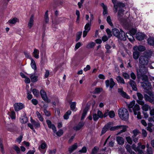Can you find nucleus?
I'll list each match as a JSON object with an SVG mask.
<instances>
[{"label": "nucleus", "mask_w": 154, "mask_h": 154, "mask_svg": "<svg viewBox=\"0 0 154 154\" xmlns=\"http://www.w3.org/2000/svg\"><path fill=\"white\" fill-rule=\"evenodd\" d=\"M127 127V126L125 125H118L111 127L110 128V130L111 131H114L119 129L122 128V129L116 134V135H118L123 132H125L126 131V128Z\"/></svg>", "instance_id": "4"}, {"label": "nucleus", "mask_w": 154, "mask_h": 154, "mask_svg": "<svg viewBox=\"0 0 154 154\" xmlns=\"http://www.w3.org/2000/svg\"><path fill=\"white\" fill-rule=\"evenodd\" d=\"M109 115L110 118H113L115 117V113L113 111H109Z\"/></svg>", "instance_id": "47"}, {"label": "nucleus", "mask_w": 154, "mask_h": 154, "mask_svg": "<svg viewBox=\"0 0 154 154\" xmlns=\"http://www.w3.org/2000/svg\"><path fill=\"white\" fill-rule=\"evenodd\" d=\"M117 38L120 40H123V41H125L126 39V38L125 32L121 29Z\"/></svg>", "instance_id": "13"}, {"label": "nucleus", "mask_w": 154, "mask_h": 154, "mask_svg": "<svg viewBox=\"0 0 154 154\" xmlns=\"http://www.w3.org/2000/svg\"><path fill=\"white\" fill-rule=\"evenodd\" d=\"M102 91V89L100 88H96L94 91V94H98Z\"/></svg>", "instance_id": "49"}, {"label": "nucleus", "mask_w": 154, "mask_h": 154, "mask_svg": "<svg viewBox=\"0 0 154 154\" xmlns=\"http://www.w3.org/2000/svg\"><path fill=\"white\" fill-rule=\"evenodd\" d=\"M134 51H137L140 52H143L146 50L145 47L142 45H139L138 46H135L133 48Z\"/></svg>", "instance_id": "12"}, {"label": "nucleus", "mask_w": 154, "mask_h": 154, "mask_svg": "<svg viewBox=\"0 0 154 154\" xmlns=\"http://www.w3.org/2000/svg\"><path fill=\"white\" fill-rule=\"evenodd\" d=\"M147 153L148 154H152L153 152L152 148V147L147 148L146 150Z\"/></svg>", "instance_id": "58"}, {"label": "nucleus", "mask_w": 154, "mask_h": 154, "mask_svg": "<svg viewBox=\"0 0 154 154\" xmlns=\"http://www.w3.org/2000/svg\"><path fill=\"white\" fill-rule=\"evenodd\" d=\"M77 143H75L72 146L69 147V153H72L73 151L76 149L77 148Z\"/></svg>", "instance_id": "20"}, {"label": "nucleus", "mask_w": 154, "mask_h": 154, "mask_svg": "<svg viewBox=\"0 0 154 154\" xmlns=\"http://www.w3.org/2000/svg\"><path fill=\"white\" fill-rule=\"evenodd\" d=\"M144 99L146 101H148L152 103V97L149 96L146 94H144Z\"/></svg>", "instance_id": "26"}, {"label": "nucleus", "mask_w": 154, "mask_h": 154, "mask_svg": "<svg viewBox=\"0 0 154 154\" xmlns=\"http://www.w3.org/2000/svg\"><path fill=\"white\" fill-rule=\"evenodd\" d=\"M20 122L22 123H26L28 120V118L26 116L25 114H24L23 116L20 118Z\"/></svg>", "instance_id": "24"}, {"label": "nucleus", "mask_w": 154, "mask_h": 154, "mask_svg": "<svg viewBox=\"0 0 154 154\" xmlns=\"http://www.w3.org/2000/svg\"><path fill=\"white\" fill-rule=\"evenodd\" d=\"M140 52L137 51H134L133 52V57L135 60H137L140 56Z\"/></svg>", "instance_id": "23"}, {"label": "nucleus", "mask_w": 154, "mask_h": 154, "mask_svg": "<svg viewBox=\"0 0 154 154\" xmlns=\"http://www.w3.org/2000/svg\"><path fill=\"white\" fill-rule=\"evenodd\" d=\"M71 113V112L70 110H68L64 115L63 118L65 119H67L69 118V116L70 115Z\"/></svg>", "instance_id": "35"}, {"label": "nucleus", "mask_w": 154, "mask_h": 154, "mask_svg": "<svg viewBox=\"0 0 154 154\" xmlns=\"http://www.w3.org/2000/svg\"><path fill=\"white\" fill-rule=\"evenodd\" d=\"M32 92L33 94L36 97H38L39 95V91L35 89H34L32 90Z\"/></svg>", "instance_id": "43"}, {"label": "nucleus", "mask_w": 154, "mask_h": 154, "mask_svg": "<svg viewBox=\"0 0 154 154\" xmlns=\"http://www.w3.org/2000/svg\"><path fill=\"white\" fill-rule=\"evenodd\" d=\"M97 114L98 115V116L100 118H103V114L101 111L98 110L97 112Z\"/></svg>", "instance_id": "60"}, {"label": "nucleus", "mask_w": 154, "mask_h": 154, "mask_svg": "<svg viewBox=\"0 0 154 154\" xmlns=\"http://www.w3.org/2000/svg\"><path fill=\"white\" fill-rule=\"evenodd\" d=\"M14 149L16 152L17 154L20 153V149L19 147L16 145H14L13 146Z\"/></svg>", "instance_id": "48"}, {"label": "nucleus", "mask_w": 154, "mask_h": 154, "mask_svg": "<svg viewBox=\"0 0 154 154\" xmlns=\"http://www.w3.org/2000/svg\"><path fill=\"white\" fill-rule=\"evenodd\" d=\"M7 129L10 131H13L16 129V126L13 123L9 124L6 126Z\"/></svg>", "instance_id": "18"}, {"label": "nucleus", "mask_w": 154, "mask_h": 154, "mask_svg": "<svg viewBox=\"0 0 154 154\" xmlns=\"http://www.w3.org/2000/svg\"><path fill=\"white\" fill-rule=\"evenodd\" d=\"M112 32L113 35L117 37H118L120 32V31L116 28L112 29Z\"/></svg>", "instance_id": "22"}, {"label": "nucleus", "mask_w": 154, "mask_h": 154, "mask_svg": "<svg viewBox=\"0 0 154 154\" xmlns=\"http://www.w3.org/2000/svg\"><path fill=\"white\" fill-rule=\"evenodd\" d=\"M135 101L134 100H133L131 101L128 105V108H129V110L131 109H132L133 108V106H134L135 105Z\"/></svg>", "instance_id": "42"}, {"label": "nucleus", "mask_w": 154, "mask_h": 154, "mask_svg": "<svg viewBox=\"0 0 154 154\" xmlns=\"http://www.w3.org/2000/svg\"><path fill=\"white\" fill-rule=\"evenodd\" d=\"M142 106V109L143 111H146L148 110L149 109H150V106L147 104H145L144 102V104L143 105H140Z\"/></svg>", "instance_id": "29"}, {"label": "nucleus", "mask_w": 154, "mask_h": 154, "mask_svg": "<svg viewBox=\"0 0 154 154\" xmlns=\"http://www.w3.org/2000/svg\"><path fill=\"white\" fill-rule=\"evenodd\" d=\"M31 65L32 68L35 70V72L37 68L36 65L35 61L32 59H31Z\"/></svg>", "instance_id": "32"}, {"label": "nucleus", "mask_w": 154, "mask_h": 154, "mask_svg": "<svg viewBox=\"0 0 154 154\" xmlns=\"http://www.w3.org/2000/svg\"><path fill=\"white\" fill-rule=\"evenodd\" d=\"M151 56V53L150 52H145L143 55L141 56L139 58V63L141 66L147 65L149 62V58Z\"/></svg>", "instance_id": "2"}, {"label": "nucleus", "mask_w": 154, "mask_h": 154, "mask_svg": "<svg viewBox=\"0 0 154 154\" xmlns=\"http://www.w3.org/2000/svg\"><path fill=\"white\" fill-rule=\"evenodd\" d=\"M82 32H77L76 34V38L75 40V41L76 42H78L79 39L80 38L82 35Z\"/></svg>", "instance_id": "41"}, {"label": "nucleus", "mask_w": 154, "mask_h": 154, "mask_svg": "<svg viewBox=\"0 0 154 154\" xmlns=\"http://www.w3.org/2000/svg\"><path fill=\"white\" fill-rule=\"evenodd\" d=\"M105 83L107 88L109 86L110 90H111L116 84V83L114 82L112 78H111L110 80H106L105 81Z\"/></svg>", "instance_id": "6"}, {"label": "nucleus", "mask_w": 154, "mask_h": 154, "mask_svg": "<svg viewBox=\"0 0 154 154\" xmlns=\"http://www.w3.org/2000/svg\"><path fill=\"white\" fill-rule=\"evenodd\" d=\"M14 108L15 111H17L23 108V105L21 103H17L14 104Z\"/></svg>", "instance_id": "11"}, {"label": "nucleus", "mask_w": 154, "mask_h": 154, "mask_svg": "<svg viewBox=\"0 0 154 154\" xmlns=\"http://www.w3.org/2000/svg\"><path fill=\"white\" fill-rule=\"evenodd\" d=\"M106 20L107 23L111 26H113V24L111 20V19L110 17L109 16L107 17L106 19Z\"/></svg>", "instance_id": "45"}, {"label": "nucleus", "mask_w": 154, "mask_h": 154, "mask_svg": "<svg viewBox=\"0 0 154 154\" xmlns=\"http://www.w3.org/2000/svg\"><path fill=\"white\" fill-rule=\"evenodd\" d=\"M130 76L131 78L133 80H135L136 79V76L135 74L133 72H132L130 74Z\"/></svg>", "instance_id": "64"}, {"label": "nucleus", "mask_w": 154, "mask_h": 154, "mask_svg": "<svg viewBox=\"0 0 154 154\" xmlns=\"http://www.w3.org/2000/svg\"><path fill=\"white\" fill-rule=\"evenodd\" d=\"M0 148H1V151L2 153H5V151L4 149L3 146L2 144V140L0 139Z\"/></svg>", "instance_id": "46"}, {"label": "nucleus", "mask_w": 154, "mask_h": 154, "mask_svg": "<svg viewBox=\"0 0 154 154\" xmlns=\"http://www.w3.org/2000/svg\"><path fill=\"white\" fill-rule=\"evenodd\" d=\"M93 120L95 121H97L100 118L98 116V115L96 113H93Z\"/></svg>", "instance_id": "52"}, {"label": "nucleus", "mask_w": 154, "mask_h": 154, "mask_svg": "<svg viewBox=\"0 0 154 154\" xmlns=\"http://www.w3.org/2000/svg\"><path fill=\"white\" fill-rule=\"evenodd\" d=\"M145 36V35L144 33L138 32L136 34V38L138 40L142 41L144 39Z\"/></svg>", "instance_id": "15"}, {"label": "nucleus", "mask_w": 154, "mask_h": 154, "mask_svg": "<svg viewBox=\"0 0 154 154\" xmlns=\"http://www.w3.org/2000/svg\"><path fill=\"white\" fill-rule=\"evenodd\" d=\"M30 121L33 125L36 128H38L40 127V124L38 121L36 122L33 120L32 118H31Z\"/></svg>", "instance_id": "27"}, {"label": "nucleus", "mask_w": 154, "mask_h": 154, "mask_svg": "<svg viewBox=\"0 0 154 154\" xmlns=\"http://www.w3.org/2000/svg\"><path fill=\"white\" fill-rule=\"evenodd\" d=\"M91 25V23L88 22L85 26V29L86 30L89 31L90 30V27Z\"/></svg>", "instance_id": "39"}, {"label": "nucleus", "mask_w": 154, "mask_h": 154, "mask_svg": "<svg viewBox=\"0 0 154 154\" xmlns=\"http://www.w3.org/2000/svg\"><path fill=\"white\" fill-rule=\"evenodd\" d=\"M148 80H142L144 81L141 82V84L142 86L144 89L149 90L152 88V86Z\"/></svg>", "instance_id": "5"}, {"label": "nucleus", "mask_w": 154, "mask_h": 154, "mask_svg": "<svg viewBox=\"0 0 154 154\" xmlns=\"http://www.w3.org/2000/svg\"><path fill=\"white\" fill-rule=\"evenodd\" d=\"M34 15H31L29 19V21L28 23V26L29 29H30L33 25L34 22Z\"/></svg>", "instance_id": "21"}, {"label": "nucleus", "mask_w": 154, "mask_h": 154, "mask_svg": "<svg viewBox=\"0 0 154 154\" xmlns=\"http://www.w3.org/2000/svg\"><path fill=\"white\" fill-rule=\"evenodd\" d=\"M18 21V19L16 17H14L12 19L9 20L8 22L11 24H14Z\"/></svg>", "instance_id": "37"}, {"label": "nucleus", "mask_w": 154, "mask_h": 154, "mask_svg": "<svg viewBox=\"0 0 154 154\" xmlns=\"http://www.w3.org/2000/svg\"><path fill=\"white\" fill-rule=\"evenodd\" d=\"M36 114L40 121H43V118L39 112L37 111L36 112Z\"/></svg>", "instance_id": "44"}, {"label": "nucleus", "mask_w": 154, "mask_h": 154, "mask_svg": "<svg viewBox=\"0 0 154 154\" xmlns=\"http://www.w3.org/2000/svg\"><path fill=\"white\" fill-rule=\"evenodd\" d=\"M140 107L138 105L136 104L135 105L134 107L129 109V112H133L134 115H136L137 114V112L139 111L140 110Z\"/></svg>", "instance_id": "9"}, {"label": "nucleus", "mask_w": 154, "mask_h": 154, "mask_svg": "<svg viewBox=\"0 0 154 154\" xmlns=\"http://www.w3.org/2000/svg\"><path fill=\"white\" fill-rule=\"evenodd\" d=\"M137 96L138 98V100H137V103L140 105H143L144 104V101L142 100L143 99V97L142 94L139 92L137 93Z\"/></svg>", "instance_id": "8"}, {"label": "nucleus", "mask_w": 154, "mask_h": 154, "mask_svg": "<svg viewBox=\"0 0 154 154\" xmlns=\"http://www.w3.org/2000/svg\"><path fill=\"white\" fill-rule=\"evenodd\" d=\"M133 135L132 136V137H136L137 135L138 134L140 133V132L138 130L136 129L133 131Z\"/></svg>", "instance_id": "55"}, {"label": "nucleus", "mask_w": 154, "mask_h": 154, "mask_svg": "<svg viewBox=\"0 0 154 154\" xmlns=\"http://www.w3.org/2000/svg\"><path fill=\"white\" fill-rule=\"evenodd\" d=\"M48 11H47L45 13V15L44 16V19L45 22L46 23H48L49 22V19L48 17Z\"/></svg>", "instance_id": "34"}, {"label": "nucleus", "mask_w": 154, "mask_h": 154, "mask_svg": "<svg viewBox=\"0 0 154 154\" xmlns=\"http://www.w3.org/2000/svg\"><path fill=\"white\" fill-rule=\"evenodd\" d=\"M40 93L41 97L43 100L48 103L50 102L51 100L48 99L46 93L44 90H41Z\"/></svg>", "instance_id": "7"}, {"label": "nucleus", "mask_w": 154, "mask_h": 154, "mask_svg": "<svg viewBox=\"0 0 154 154\" xmlns=\"http://www.w3.org/2000/svg\"><path fill=\"white\" fill-rule=\"evenodd\" d=\"M118 91L120 94L124 98L128 99L130 98V97L127 95V94L123 91L122 88H119L118 89Z\"/></svg>", "instance_id": "16"}, {"label": "nucleus", "mask_w": 154, "mask_h": 154, "mask_svg": "<svg viewBox=\"0 0 154 154\" xmlns=\"http://www.w3.org/2000/svg\"><path fill=\"white\" fill-rule=\"evenodd\" d=\"M85 123L82 122H79L78 124L73 127V129L76 131L79 130L84 125Z\"/></svg>", "instance_id": "19"}, {"label": "nucleus", "mask_w": 154, "mask_h": 154, "mask_svg": "<svg viewBox=\"0 0 154 154\" xmlns=\"http://www.w3.org/2000/svg\"><path fill=\"white\" fill-rule=\"evenodd\" d=\"M148 44L151 45H154V38L150 37L147 40Z\"/></svg>", "instance_id": "33"}, {"label": "nucleus", "mask_w": 154, "mask_h": 154, "mask_svg": "<svg viewBox=\"0 0 154 154\" xmlns=\"http://www.w3.org/2000/svg\"><path fill=\"white\" fill-rule=\"evenodd\" d=\"M126 139L127 142L130 144H132V140L130 136L126 137Z\"/></svg>", "instance_id": "57"}, {"label": "nucleus", "mask_w": 154, "mask_h": 154, "mask_svg": "<svg viewBox=\"0 0 154 154\" xmlns=\"http://www.w3.org/2000/svg\"><path fill=\"white\" fill-rule=\"evenodd\" d=\"M116 140L118 143L120 145H123L124 143V141L122 137L119 136L116 137Z\"/></svg>", "instance_id": "28"}, {"label": "nucleus", "mask_w": 154, "mask_h": 154, "mask_svg": "<svg viewBox=\"0 0 154 154\" xmlns=\"http://www.w3.org/2000/svg\"><path fill=\"white\" fill-rule=\"evenodd\" d=\"M46 122L48 126V128H51L54 132L55 133L56 131V128L54 125L52 124V123L51 121L47 120Z\"/></svg>", "instance_id": "10"}, {"label": "nucleus", "mask_w": 154, "mask_h": 154, "mask_svg": "<svg viewBox=\"0 0 154 154\" xmlns=\"http://www.w3.org/2000/svg\"><path fill=\"white\" fill-rule=\"evenodd\" d=\"M79 152H80L86 153L87 152V148L85 146L83 147L82 149L79 150Z\"/></svg>", "instance_id": "62"}, {"label": "nucleus", "mask_w": 154, "mask_h": 154, "mask_svg": "<svg viewBox=\"0 0 154 154\" xmlns=\"http://www.w3.org/2000/svg\"><path fill=\"white\" fill-rule=\"evenodd\" d=\"M147 69L145 66H141L139 69L137 70V76L139 79L142 80L148 79L147 76L146 74L147 72Z\"/></svg>", "instance_id": "1"}, {"label": "nucleus", "mask_w": 154, "mask_h": 154, "mask_svg": "<svg viewBox=\"0 0 154 154\" xmlns=\"http://www.w3.org/2000/svg\"><path fill=\"white\" fill-rule=\"evenodd\" d=\"M10 116L12 119H15V113L14 111H12L11 112Z\"/></svg>", "instance_id": "63"}, {"label": "nucleus", "mask_w": 154, "mask_h": 154, "mask_svg": "<svg viewBox=\"0 0 154 154\" xmlns=\"http://www.w3.org/2000/svg\"><path fill=\"white\" fill-rule=\"evenodd\" d=\"M88 109V106H86L83 111V113L81 117V119L82 120L83 119L85 118Z\"/></svg>", "instance_id": "25"}, {"label": "nucleus", "mask_w": 154, "mask_h": 154, "mask_svg": "<svg viewBox=\"0 0 154 154\" xmlns=\"http://www.w3.org/2000/svg\"><path fill=\"white\" fill-rule=\"evenodd\" d=\"M116 7L117 8H119V9H121L122 8H123L125 6V5L124 3L122 2H119L117 3L116 5Z\"/></svg>", "instance_id": "36"}, {"label": "nucleus", "mask_w": 154, "mask_h": 154, "mask_svg": "<svg viewBox=\"0 0 154 154\" xmlns=\"http://www.w3.org/2000/svg\"><path fill=\"white\" fill-rule=\"evenodd\" d=\"M30 79L31 81L32 82H35L37 81L38 76H35L33 75H31L30 77Z\"/></svg>", "instance_id": "38"}, {"label": "nucleus", "mask_w": 154, "mask_h": 154, "mask_svg": "<svg viewBox=\"0 0 154 154\" xmlns=\"http://www.w3.org/2000/svg\"><path fill=\"white\" fill-rule=\"evenodd\" d=\"M140 146H137L136 147L135 152H138L139 154H142L143 153L142 150L140 149Z\"/></svg>", "instance_id": "51"}, {"label": "nucleus", "mask_w": 154, "mask_h": 154, "mask_svg": "<svg viewBox=\"0 0 154 154\" xmlns=\"http://www.w3.org/2000/svg\"><path fill=\"white\" fill-rule=\"evenodd\" d=\"M95 43L94 42H92L89 44L87 46V47L88 48H93L95 45Z\"/></svg>", "instance_id": "61"}, {"label": "nucleus", "mask_w": 154, "mask_h": 154, "mask_svg": "<svg viewBox=\"0 0 154 154\" xmlns=\"http://www.w3.org/2000/svg\"><path fill=\"white\" fill-rule=\"evenodd\" d=\"M56 133V134L57 136L59 137L61 136L63 134V131L62 129L59 130L57 132V131L55 132Z\"/></svg>", "instance_id": "50"}, {"label": "nucleus", "mask_w": 154, "mask_h": 154, "mask_svg": "<svg viewBox=\"0 0 154 154\" xmlns=\"http://www.w3.org/2000/svg\"><path fill=\"white\" fill-rule=\"evenodd\" d=\"M122 76L125 79H129L130 78V75L126 72H123Z\"/></svg>", "instance_id": "53"}, {"label": "nucleus", "mask_w": 154, "mask_h": 154, "mask_svg": "<svg viewBox=\"0 0 154 154\" xmlns=\"http://www.w3.org/2000/svg\"><path fill=\"white\" fill-rule=\"evenodd\" d=\"M128 83L131 85L132 87V89L135 91H136L137 89V86L135 82L131 79H130L129 82H128Z\"/></svg>", "instance_id": "17"}, {"label": "nucleus", "mask_w": 154, "mask_h": 154, "mask_svg": "<svg viewBox=\"0 0 154 154\" xmlns=\"http://www.w3.org/2000/svg\"><path fill=\"white\" fill-rule=\"evenodd\" d=\"M125 10L123 8L119 9L118 12V18L120 21L122 20V16L123 14V12Z\"/></svg>", "instance_id": "14"}, {"label": "nucleus", "mask_w": 154, "mask_h": 154, "mask_svg": "<svg viewBox=\"0 0 154 154\" xmlns=\"http://www.w3.org/2000/svg\"><path fill=\"white\" fill-rule=\"evenodd\" d=\"M99 148L98 147L94 146L92 149L91 154H96Z\"/></svg>", "instance_id": "40"}, {"label": "nucleus", "mask_w": 154, "mask_h": 154, "mask_svg": "<svg viewBox=\"0 0 154 154\" xmlns=\"http://www.w3.org/2000/svg\"><path fill=\"white\" fill-rule=\"evenodd\" d=\"M76 103L75 102H72L70 103V108L72 110H73L75 107Z\"/></svg>", "instance_id": "59"}, {"label": "nucleus", "mask_w": 154, "mask_h": 154, "mask_svg": "<svg viewBox=\"0 0 154 154\" xmlns=\"http://www.w3.org/2000/svg\"><path fill=\"white\" fill-rule=\"evenodd\" d=\"M118 113L121 119L125 121H127L128 119L129 114L127 109L124 108H120L119 109Z\"/></svg>", "instance_id": "3"}, {"label": "nucleus", "mask_w": 154, "mask_h": 154, "mask_svg": "<svg viewBox=\"0 0 154 154\" xmlns=\"http://www.w3.org/2000/svg\"><path fill=\"white\" fill-rule=\"evenodd\" d=\"M106 32L108 35V38H110L112 35V31H111L109 29L107 28L106 30Z\"/></svg>", "instance_id": "54"}, {"label": "nucleus", "mask_w": 154, "mask_h": 154, "mask_svg": "<svg viewBox=\"0 0 154 154\" xmlns=\"http://www.w3.org/2000/svg\"><path fill=\"white\" fill-rule=\"evenodd\" d=\"M126 148L127 151L130 153H131L132 152H133L131 149V146L128 144L126 145Z\"/></svg>", "instance_id": "56"}, {"label": "nucleus", "mask_w": 154, "mask_h": 154, "mask_svg": "<svg viewBox=\"0 0 154 154\" xmlns=\"http://www.w3.org/2000/svg\"><path fill=\"white\" fill-rule=\"evenodd\" d=\"M116 79L117 80L118 83L123 84H125V82L124 79L121 76H117Z\"/></svg>", "instance_id": "30"}, {"label": "nucleus", "mask_w": 154, "mask_h": 154, "mask_svg": "<svg viewBox=\"0 0 154 154\" xmlns=\"http://www.w3.org/2000/svg\"><path fill=\"white\" fill-rule=\"evenodd\" d=\"M33 53L34 55V57L36 59L39 58L38 54L39 53V51L38 50L35 48L34 49Z\"/></svg>", "instance_id": "31"}]
</instances>
